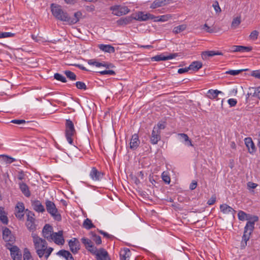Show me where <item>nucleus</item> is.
Masks as SVG:
<instances>
[{"mask_svg": "<svg viewBox=\"0 0 260 260\" xmlns=\"http://www.w3.org/2000/svg\"><path fill=\"white\" fill-rule=\"evenodd\" d=\"M31 237L35 249L38 256L42 258L44 256L45 258L47 259L53 251V248L50 247H48L46 241L39 237L36 234L32 233Z\"/></svg>", "mask_w": 260, "mask_h": 260, "instance_id": "1", "label": "nucleus"}, {"mask_svg": "<svg viewBox=\"0 0 260 260\" xmlns=\"http://www.w3.org/2000/svg\"><path fill=\"white\" fill-rule=\"evenodd\" d=\"M52 15L57 20L67 22L69 20V14L62 9V7L56 4H52L50 6Z\"/></svg>", "mask_w": 260, "mask_h": 260, "instance_id": "2", "label": "nucleus"}, {"mask_svg": "<svg viewBox=\"0 0 260 260\" xmlns=\"http://www.w3.org/2000/svg\"><path fill=\"white\" fill-rule=\"evenodd\" d=\"M76 135V131L73 121L70 119H66L65 123V136L70 144H73V138Z\"/></svg>", "mask_w": 260, "mask_h": 260, "instance_id": "3", "label": "nucleus"}, {"mask_svg": "<svg viewBox=\"0 0 260 260\" xmlns=\"http://www.w3.org/2000/svg\"><path fill=\"white\" fill-rule=\"evenodd\" d=\"M45 205L47 211L54 219L58 221L61 220V216L53 202L47 200L45 201Z\"/></svg>", "mask_w": 260, "mask_h": 260, "instance_id": "4", "label": "nucleus"}, {"mask_svg": "<svg viewBox=\"0 0 260 260\" xmlns=\"http://www.w3.org/2000/svg\"><path fill=\"white\" fill-rule=\"evenodd\" d=\"M110 9L112 11V13L113 15L118 16L125 15L130 11L129 9L126 6L121 5L112 6L110 7Z\"/></svg>", "mask_w": 260, "mask_h": 260, "instance_id": "5", "label": "nucleus"}, {"mask_svg": "<svg viewBox=\"0 0 260 260\" xmlns=\"http://www.w3.org/2000/svg\"><path fill=\"white\" fill-rule=\"evenodd\" d=\"M134 15V20L139 21H145L148 20H153L155 16L150 13H145L144 12L139 11Z\"/></svg>", "mask_w": 260, "mask_h": 260, "instance_id": "6", "label": "nucleus"}, {"mask_svg": "<svg viewBox=\"0 0 260 260\" xmlns=\"http://www.w3.org/2000/svg\"><path fill=\"white\" fill-rule=\"evenodd\" d=\"M3 238L8 243L13 244L15 241V237L9 229L5 227L3 229Z\"/></svg>", "mask_w": 260, "mask_h": 260, "instance_id": "7", "label": "nucleus"}, {"mask_svg": "<svg viewBox=\"0 0 260 260\" xmlns=\"http://www.w3.org/2000/svg\"><path fill=\"white\" fill-rule=\"evenodd\" d=\"M53 228L48 224H46L44 226L42 230L43 236L45 239H47L48 241H51L52 235H53Z\"/></svg>", "mask_w": 260, "mask_h": 260, "instance_id": "8", "label": "nucleus"}, {"mask_svg": "<svg viewBox=\"0 0 260 260\" xmlns=\"http://www.w3.org/2000/svg\"><path fill=\"white\" fill-rule=\"evenodd\" d=\"M51 241H54L55 243L58 245H62L64 242L63 237V231H59L58 232L53 233L52 235Z\"/></svg>", "mask_w": 260, "mask_h": 260, "instance_id": "9", "label": "nucleus"}, {"mask_svg": "<svg viewBox=\"0 0 260 260\" xmlns=\"http://www.w3.org/2000/svg\"><path fill=\"white\" fill-rule=\"evenodd\" d=\"M91 178L94 181H100L104 176V173L99 171L96 168L92 167L89 173Z\"/></svg>", "mask_w": 260, "mask_h": 260, "instance_id": "10", "label": "nucleus"}, {"mask_svg": "<svg viewBox=\"0 0 260 260\" xmlns=\"http://www.w3.org/2000/svg\"><path fill=\"white\" fill-rule=\"evenodd\" d=\"M69 246L70 247V250L74 254L77 253L79 250L80 249L79 242L76 238H73L72 239H71L69 241Z\"/></svg>", "mask_w": 260, "mask_h": 260, "instance_id": "11", "label": "nucleus"}, {"mask_svg": "<svg viewBox=\"0 0 260 260\" xmlns=\"http://www.w3.org/2000/svg\"><path fill=\"white\" fill-rule=\"evenodd\" d=\"M244 142L249 153L252 154L256 152V149L255 146L250 137H247L245 138Z\"/></svg>", "mask_w": 260, "mask_h": 260, "instance_id": "12", "label": "nucleus"}, {"mask_svg": "<svg viewBox=\"0 0 260 260\" xmlns=\"http://www.w3.org/2000/svg\"><path fill=\"white\" fill-rule=\"evenodd\" d=\"M178 56V53H172L170 54L168 56H165L164 54H161L160 55H157L153 57L152 58V59L156 61H159L161 60H167L174 58Z\"/></svg>", "mask_w": 260, "mask_h": 260, "instance_id": "13", "label": "nucleus"}, {"mask_svg": "<svg viewBox=\"0 0 260 260\" xmlns=\"http://www.w3.org/2000/svg\"><path fill=\"white\" fill-rule=\"evenodd\" d=\"M140 143L138 134H135L132 135L129 143V148L132 150H136L139 147Z\"/></svg>", "mask_w": 260, "mask_h": 260, "instance_id": "14", "label": "nucleus"}, {"mask_svg": "<svg viewBox=\"0 0 260 260\" xmlns=\"http://www.w3.org/2000/svg\"><path fill=\"white\" fill-rule=\"evenodd\" d=\"M161 139L160 133L153 128L151 135L150 136V141L153 145L157 144Z\"/></svg>", "mask_w": 260, "mask_h": 260, "instance_id": "15", "label": "nucleus"}, {"mask_svg": "<svg viewBox=\"0 0 260 260\" xmlns=\"http://www.w3.org/2000/svg\"><path fill=\"white\" fill-rule=\"evenodd\" d=\"M134 18L133 14L131 16L121 18L116 21V23L118 25H125L132 22Z\"/></svg>", "mask_w": 260, "mask_h": 260, "instance_id": "16", "label": "nucleus"}, {"mask_svg": "<svg viewBox=\"0 0 260 260\" xmlns=\"http://www.w3.org/2000/svg\"><path fill=\"white\" fill-rule=\"evenodd\" d=\"M220 209L221 211L224 214L231 213L233 216L236 213V211L231 207L226 204H222L220 206Z\"/></svg>", "mask_w": 260, "mask_h": 260, "instance_id": "17", "label": "nucleus"}, {"mask_svg": "<svg viewBox=\"0 0 260 260\" xmlns=\"http://www.w3.org/2000/svg\"><path fill=\"white\" fill-rule=\"evenodd\" d=\"M31 205L33 209L38 212L43 213L45 211L44 207L39 200L32 201Z\"/></svg>", "mask_w": 260, "mask_h": 260, "instance_id": "18", "label": "nucleus"}, {"mask_svg": "<svg viewBox=\"0 0 260 260\" xmlns=\"http://www.w3.org/2000/svg\"><path fill=\"white\" fill-rule=\"evenodd\" d=\"M170 0H155L150 6V8L155 9L156 8L164 6L170 3Z\"/></svg>", "mask_w": 260, "mask_h": 260, "instance_id": "19", "label": "nucleus"}, {"mask_svg": "<svg viewBox=\"0 0 260 260\" xmlns=\"http://www.w3.org/2000/svg\"><path fill=\"white\" fill-rule=\"evenodd\" d=\"M96 260H111L108 253L104 248H100V253L97 254Z\"/></svg>", "mask_w": 260, "mask_h": 260, "instance_id": "20", "label": "nucleus"}, {"mask_svg": "<svg viewBox=\"0 0 260 260\" xmlns=\"http://www.w3.org/2000/svg\"><path fill=\"white\" fill-rule=\"evenodd\" d=\"M82 16V12L81 11H78L74 13V18H71L69 16V20H68V22L71 24H74L79 21Z\"/></svg>", "mask_w": 260, "mask_h": 260, "instance_id": "21", "label": "nucleus"}, {"mask_svg": "<svg viewBox=\"0 0 260 260\" xmlns=\"http://www.w3.org/2000/svg\"><path fill=\"white\" fill-rule=\"evenodd\" d=\"M232 48L233 52H249L252 49L251 47H246V46H236V45L233 46Z\"/></svg>", "mask_w": 260, "mask_h": 260, "instance_id": "22", "label": "nucleus"}, {"mask_svg": "<svg viewBox=\"0 0 260 260\" xmlns=\"http://www.w3.org/2000/svg\"><path fill=\"white\" fill-rule=\"evenodd\" d=\"M219 93H222V92L217 89H209L207 93V97L211 100L216 99Z\"/></svg>", "mask_w": 260, "mask_h": 260, "instance_id": "23", "label": "nucleus"}, {"mask_svg": "<svg viewBox=\"0 0 260 260\" xmlns=\"http://www.w3.org/2000/svg\"><path fill=\"white\" fill-rule=\"evenodd\" d=\"M131 252L128 248H124L120 252V260H129Z\"/></svg>", "mask_w": 260, "mask_h": 260, "instance_id": "24", "label": "nucleus"}, {"mask_svg": "<svg viewBox=\"0 0 260 260\" xmlns=\"http://www.w3.org/2000/svg\"><path fill=\"white\" fill-rule=\"evenodd\" d=\"M99 48L100 50L108 53H114L115 52V48L114 47L110 45H99Z\"/></svg>", "mask_w": 260, "mask_h": 260, "instance_id": "25", "label": "nucleus"}, {"mask_svg": "<svg viewBox=\"0 0 260 260\" xmlns=\"http://www.w3.org/2000/svg\"><path fill=\"white\" fill-rule=\"evenodd\" d=\"M19 187L25 196L29 197L30 196V192L29 190L28 186L24 183L22 182L19 183Z\"/></svg>", "mask_w": 260, "mask_h": 260, "instance_id": "26", "label": "nucleus"}, {"mask_svg": "<svg viewBox=\"0 0 260 260\" xmlns=\"http://www.w3.org/2000/svg\"><path fill=\"white\" fill-rule=\"evenodd\" d=\"M257 221H247L244 228V231L245 233L251 234L254 229L255 223Z\"/></svg>", "mask_w": 260, "mask_h": 260, "instance_id": "27", "label": "nucleus"}, {"mask_svg": "<svg viewBox=\"0 0 260 260\" xmlns=\"http://www.w3.org/2000/svg\"><path fill=\"white\" fill-rule=\"evenodd\" d=\"M202 63L200 61H195L192 62L188 67V69L197 71L202 67Z\"/></svg>", "mask_w": 260, "mask_h": 260, "instance_id": "28", "label": "nucleus"}, {"mask_svg": "<svg viewBox=\"0 0 260 260\" xmlns=\"http://www.w3.org/2000/svg\"><path fill=\"white\" fill-rule=\"evenodd\" d=\"M0 220L5 224H7L8 219L3 207H0Z\"/></svg>", "mask_w": 260, "mask_h": 260, "instance_id": "29", "label": "nucleus"}, {"mask_svg": "<svg viewBox=\"0 0 260 260\" xmlns=\"http://www.w3.org/2000/svg\"><path fill=\"white\" fill-rule=\"evenodd\" d=\"M12 244H13L11 243H8V245H7V248L10 250L11 255H13L14 254L21 252L17 246H13Z\"/></svg>", "mask_w": 260, "mask_h": 260, "instance_id": "30", "label": "nucleus"}, {"mask_svg": "<svg viewBox=\"0 0 260 260\" xmlns=\"http://www.w3.org/2000/svg\"><path fill=\"white\" fill-rule=\"evenodd\" d=\"M63 73L69 80L75 81L77 79V76L73 72L69 70H66Z\"/></svg>", "mask_w": 260, "mask_h": 260, "instance_id": "31", "label": "nucleus"}, {"mask_svg": "<svg viewBox=\"0 0 260 260\" xmlns=\"http://www.w3.org/2000/svg\"><path fill=\"white\" fill-rule=\"evenodd\" d=\"M83 227L85 228L87 230H90L91 228H93L94 227V225L92 223L91 220L89 218H86L84 221L83 224Z\"/></svg>", "mask_w": 260, "mask_h": 260, "instance_id": "32", "label": "nucleus"}, {"mask_svg": "<svg viewBox=\"0 0 260 260\" xmlns=\"http://www.w3.org/2000/svg\"><path fill=\"white\" fill-rule=\"evenodd\" d=\"M166 126V122H159L153 127L155 131H158L159 133H161V130L165 128Z\"/></svg>", "mask_w": 260, "mask_h": 260, "instance_id": "33", "label": "nucleus"}, {"mask_svg": "<svg viewBox=\"0 0 260 260\" xmlns=\"http://www.w3.org/2000/svg\"><path fill=\"white\" fill-rule=\"evenodd\" d=\"M171 18V16L169 15H162L158 17H155V18L153 19L154 21H161L165 22L169 20V18Z\"/></svg>", "mask_w": 260, "mask_h": 260, "instance_id": "34", "label": "nucleus"}, {"mask_svg": "<svg viewBox=\"0 0 260 260\" xmlns=\"http://www.w3.org/2000/svg\"><path fill=\"white\" fill-rule=\"evenodd\" d=\"M250 235L251 233H245V232L244 231V234L242 236V244L243 247H245L247 245V242L249 240Z\"/></svg>", "mask_w": 260, "mask_h": 260, "instance_id": "35", "label": "nucleus"}, {"mask_svg": "<svg viewBox=\"0 0 260 260\" xmlns=\"http://www.w3.org/2000/svg\"><path fill=\"white\" fill-rule=\"evenodd\" d=\"M186 28V25L185 24H182L176 26L174 28L173 30V32L175 34H179L183 30H184Z\"/></svg>", "mask_w": 260, "mask_h": 260, "instance_id": "36", "label": "nucleus"}, {"mask_svg": "<svg viewBox=\"0 0 260 260\" xmlns=\"http://www.w3.org/2000/svg\"><path fill=\"white\" fill-rule=\"evenodd\" d=\"M215 56L214 51H204L202 53V57L203 59H207L208 57Z\"/></svg>", "mask_w": 260, "mask_h": 260, "instance_id": "37", "label": "nucleus"}, {"mask_svg": "<svg viewBox=\"0 0 260 260\" xmlns=\"http://www.w3.org/2000/svg\"><path fill=\"white\" fill-rule=\"evenodd\" d=\"M26 225L28 230L32 232V233H34V232L36 230V225L35 224V221H26Z\"/></svg>", "mask_w": 260, "mask_h": 260, "instance_id": "38", "label": "nucleus"}, {"mask_svg": "<svg viewBox=\"0 0 260 260\" xmlns=\"http://www.w3.org/2000/svg\"><path fill=\"white\" fill-rule=\"evenodd\" d=\"M81 240L86 249L90 247V246L93 245L92 241L88 238H82Z\"/></svg>", "mask_w": 260, "mask_h": 260, "instance_id": "39", "label": "nucleus"}, {"mask_svg": "<svg viewBox=\"0 0 260 260\" xmlns=\"http://www.w3.org/2000/svg\"><path fill=\"white\" fill-rule=\"evenodd\" d=\"M23 260H33L30 252L27 248H25L24 250Z\"/></svg>", "mask_w": 260, "mask_h": 260, "instance_id": "40", "label": "nucleus"}, {"mask_svg": "<svg viewBox=\"0 0 260 260\" xmlns=\"http://www.w3.org/2000/svg\"><path fill=\"white\" fill-rule=\"evenodd\" d=\"M88 251H89L92 254L95 255V256H97V254H99L100 253V249L98 250L97 248L94 246L93 245L90 246L88 249H87Z\"/></svg>", "mask_w": 260, "mask_h": 260, "instance_id": "41", "label": "nucleus"}, {"mask_svg": "<svg viewBox=\"0 0 260 260\" xmlns=\"http://www.w3.org/2000/svg\"><path fill=\"white\" fill-rule=\"evenodd\" d=\"M54 78L55 79L61 81L62 83H66L67 82L66 78L63 76L59 73L54 74Z\"/></svg>", "mask_w": 260, "mask_h": 260, "instance_id": "42", "label": "nucleus"}, {"mask_svg": "<svg viewBox=\"0 0 260 260\" xmlns=\"http://www.w3.org/2000/svg\"><path fill=\"white\" fill-rule=\"evenodd\" d=\"M57 254L62 256L66 259L67 257L71 255V253L69 251L66 250H60L57 252Z\"/></svg>", "mask_w": 260, "mask_h": 260, "instance_id": "43", "label": "nucleus"}, {"mask_svg": "<svg viewBox=\"0 0 260 260\" xmlns=\"http://www.w3.org/2000/svg\"><path fill=\"white\" fill-rule=\"evenodd\" d=\"M1 157L3 158V160L7 164H11L16 160V159L14 158L11 157L6 155H1Z\"/></svg>", "mask_w": 260, "mask_h": 260, "instance_id": "44", "label": "nucleus"}, {"mask_svg": "<svg viewBox=\"0 0 260 260\" xmlns=\"http://www.w3.org/2000/svg\"><path fill=\"white\" fill-rule=\"evenodd\" d=\"M91 234L93 237V240L95 242L97 245H100L102 243L101 238L100 236H98L93 232L91 233Z\"/></svg>", "mask_w": 260, "mask_h": 260, "instance_id": "45", "label": "nucleus"}, {"mask_svg": "<svg viewBox=\"0 0 260 260\" xmlns=\"http://www.w3.org/2000/svg\"><path fill=\"white\" fill-rule=\"evenodd\" d=\"M247 69H242V70H229L225 72L226 74H230L231 75L235 76L238 75L240 73L243 71H246Z\"/></svg>", "mask_w": 260, "mask_h": 260, "instance_id": "46", "label": "nucleus"}, {"mask_svg": "<svg viewBox=\"0 0 260 260\" xmlns=\"http://www.w3.org/2000/svg\"><path fill=\"white\" fill-rule=\"evenodd\" d=\"M15 34L10 32H0V39L5 38L13 37Z\"/></svg>", "mask_w": 260, "mask_h": 260, "instance_id": "47", "label": "nucleus"}, {"mask_svg": "<svg viewBox=\"0 0 260 260\" xmlns=\"http://www.w3.org/2000/svg\"><path fill=\"white\" fill-rule=\"evenodd\" d=\"M241 23L240 17H236L234 18L232 23V27L236 28Z\"/></svg>", "mask_w": 260, "mask_h": 260, "instance_id": "48", "label": "nucleus"}, {"mask_svg": "<svg viewBox=\"0 0 260 260\" xmlns=\"http://www.w3.org/2000/svg\"><path fill=\"white\" fill-rule=\"evenodd\" d=\"M75 85L77 88L79 89L86 90L87 89L86 84L83 82L77 81L75 83Z\"/></svg>", "mask_w": 260, "mask_h": 260, "instance_id": "49", "label": "nucleus"}, {"mask_svg": "<svg viewBox=\"0 0 260 260\" xmlns=\"http://www.w3.org/2000/svg\"><path fill=\"white\" fill-rule=\"evenodd\" d=\"M238 218L240 220L244 221L245 220L247 216V213L243 211H239L238 213Z\"/></svg>", "mask_w": 260, "mask_h": 260, "instance_id": "50", "label": "nucleus"}, {"mask_svg": "<svg viewBox=\"0 0 260 260\" xmlns=\"http://www.w3.org/2000/svg\"><path fill=\"white\" fill-rule=\"evenodd\" d=\"M161 178H162V180L166 182V183L167 184H169L170 183V181H171V179H170V177L169 175H168V174L165 173V172H164L162 173V175H161Z\"/></svg>", "mask_w": 260, "mask_h": 260, "instance_id": "51", "label": "nucleus"}, {"mask_svg": "<svg viewBox=\"0 0 260 260\" xmlns=\"http://www.w3.org/2000/svg\"><path fill=\"white\" fill-rule=\"evenodd\" d=\"M258 217L257 216L252 215L249 214H247V216L245 220H247V221H258Z\"/></svg>", "mask_w": 260, "mask_h": 260, "instance_id": "52", "label": "nucleus"}, {"mask_svg": "<svg viewBox=\"0 0 260 260\" xmlns=\"http://www.w3.org/2000/svg\"><path fill=\"white\" fill-rule=\"evenodd\" d=\"M88 63L90 65L94 66L97 67H101L102 64V62H99L95 61L94 59H90L88 61Z\"/></svg>", "mask_w": 260, "mask_h": 260, "instance_id": "53", "label": "nucleus"}, {"mask_svg": "<svg viewBox=\"0 0 260 260\" xmlns=\"http://www.w3.org/2000/svg\"><path fill=\"white\" fill-rule=\"evenodd\" d=\"M258 32L257 30H253L249 35L250 39L255 41L257 39Z\"/></svg>", "mask_w": 260, "mask_h": 260, "instance_id": "54", "label": "nucleus"}, {"mask_svg": "<svg viewBox=\"0 0 260 260\" xmlns=\"http://www.w3.org/2000/svg\"><path fill=\"white\" fill-rule=\"evenodd\" d=\"M24 206L22 203H18L15 209V212H24Z\"/></svg>", "mask_w": 260, "mask_h": 260, "instance_id": "55", "label": "nucleus"}, {"mask_svg": "<svg viewBox=\"0 0 260 260\" xmlns=\"http://www.w3.org/2000/svg\"><path fill=\"white\" fill-rule=\"evenodd\" d=\"M101 75H107V74H109V75H115V72L113 71V70H105V71H100V72H98Z\"/></svg>", "mask_w": 260, "mask_h": 260, "instance_id": "56", "label": "nucleus"}, {"mask_svg": "<svg viewBox=\"0 0 260 260\" xmlns=\"http://www.w3.org/2000/svg\"><path fill=\"white\" fill-rule=\"evenodd\" d=\"M34 214L28 211L27 215V220L26 221H35V219L34 218Z\"/></svg>", "mask_w": 260, "mask_h": 260, "instance_id": "57", "label": "nucleus"}, {"mask_svg": "<svg viewBox=\"0 0 260 260\" xmlns=\"http://www.w3.org/2000/svg\"><path fill=\"white\" fill-rule=\"evenodd\" d=\"M212 6L214 8L216 12L219 13L221 12V9L217 1L214 2V3L213 4Z\"/></svg>", "mask_w": 260, "mask_h": 260, "instance_id": "58", "label": "nucleus"}, {"mask_svg": "<svg viewBox=\"0 0 260 260\" xmlns=\"http://www.w3.org/2000/svg\"><path fill=\"white\" fill-rule=\"evenodd\" d=\"M98 232L101 234L103 235L105 237H106L108 239H112L114 238L113 236H112L111 235H109L108 233H107L103 231L98 230Z\"/></svg>", "mask_w": 260, "mask_h": 260, "instance_id": "59", "label": "nucleus"}, {"mask_svg": "<svg viewBox=\"0 0 260 260\" xmlns=\"http://www.w3.org/2000/svg\"><path fill=\"white\" fill-rule=\"evenodd\" d=\"M202 28L205 29L206 32L209 33H213L215 32L214 29L213 28H210L207 25V24H205Z\"/></svg>", "mask_w": 260, "mask_h": 260, "instance_id": "60", "label": "nucleus"}, {"mask_svg": "<svg viewBox=\"0 0 260 260\" xmlns=\"http://www.w3.org/2000/svg\"><path fill=\"white\" fill-rule=\"evenodd\" d=\"M251 76L256 78L260 79V71L259 70L253 71L251 73Z\"/></svg>", "mask_w": 260, "mask_h": 260, "instance_id": "61", "label": "nucleus"}, {"mask_svg": "<svg viewBox=\"0 0 260 260\" xmlns=\"http://www.w3.org/2000/svg\"><path fill=\"white\" fill-rule=\"evenodd\" d=\"M228 102L231 107H234L237 104V101L235 99H230L228 100Z\"/></svg>", "mask_w": 260, "mask_h": 260, "instance_id": "62", "label": "nucleus"}, {"mask_svg": "<svg viewBox=\"0 0 260 260\" xmlns=\"http://www.w3.org/2000/svg\"><path fill=\"white\" fill-rule=\"evenodd\" d=\"M253 94L254 96L260 99V86H258L257 88H255Z\"/></svg>", "mask_w": 260, "mask_h": 260, "instance_id": "63", "label": "nucleus"}, {"mask_svg": "<svg viewBox=\"0 0 260 260\" xmlns=\"http://www.w3.org/2000/svg\"><path fill=\"white\" fill-rule=\"evenodd\" d=\"M11 256L13 258V260H22L21 252L11 255Z\"/></svg>", "mask_w": 260, "mask_h": 260, "instance_id": "64", "label": "nucleus"}]
</instances>
